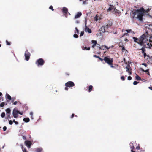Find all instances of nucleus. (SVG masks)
Masks as SVG:
<instances>
[{"label":"nucleus","mask_w":152,"mask_h":152,"mask_svg":"<svg viewBox=\"0 0 152 152\" xmlns=\"http://www.w3.org/2000/svg\"><path fill=\"white\" fill-rule=\"evenodd\" d=\"M146 12L143 7L140 8L139 10H135L134 11L132 12V17L133 18H135L140 21H142V17Z\"/></svg>","instance_id":"nucleus-1"},{"label":"nucleus","mask_w":152,"mask_h":152,"mask_svg":"<svg viewBox=\"0 0 152 152\" xmlns=\"http://www.w3.org/2000/svg\"><path fill=\"white\" fill-rule=\"evenodd\" d=\"M148 36L146 35L143 34L140 36L139 39L138 38L133 37V39L134 41L139 44L140 46H143L144 47L146 46V43H148Z\"/></svg>","instance_id":"nucleus-2"},{"label":"nucleus","mask_w":152,"mask_h":152,"mask_svg":"<svg viewBox=\"0 0 152 152\" xmlns=\"http://www.w3.org/2000/svg\"><path fill=\"white\" fill-rule=\"evenodd\" d=\"M105 62L107 63L109 65L113 64V59L111 58L109 56H105L104 58Z\"/></svg>","instance_id":"nucleus-3"},{"label":"nucleus","mask_w":152,"mask_h":152,"mask_svg":"<svg viewBox=\"0 0 152 152\" xmlns=\"http://www.w3.org/2000/svg\"><path fill=\"white\" fill-rule=\"evenodd\" d=\"M66 87L65 88V89L66 90H68V87H71L75 86V85L73 82L71 81H68L66 82L65 84Z\"/></svg>","instance_id":"nucleus-4"},{"label":"nucleus","mask_w":152,"mask_h":152,"mask_svg":"<svg viewBox=\"0 0 152 152\" xmlns=\"http://www.w3.org/2000/svg\"><path fill=\"white\" fill-rule=\"evenodd\" d=\"M45 63V61L42 58L38 59L35 62V64L37 65L38 66H43Z\"/></svg>","instance_id":"nucleus-5"},{"label":"nucleus","mask_w":152,"mask_h":152,"mask_svg":"<svg viewBox=\"0 0 152 152\" xmlns=\"http://www.w3.org/2000/svg\"><path fill=\"white\" fill-rule=\"evenodd\" d=\"M18 113L21 115L23 114V112H20L19 111L14 109L13 111V115L15 118H16L18 117Z\"/></svg>","instance_id":"nucleus-6"},{"label":"nucleus","mask_w":152,"mask_h":152,"mask_svg":"<svg viewBox=\"0 0 152 152\" xmlns=\"http://www.w3.org/2000/svg\"><path fill=\"white\" fill-rule=\"evenodd\" d=\"M113 20H108L107 23H106L105 26L106 29H107L109 28L113 24Z\"/></svg>","instance_id":"nucleus-7"},{"label":"nucleus","mask_w":152,"mask_h":152,"mask_svg":"<svg viewBox=\"0 0 152 152\" xmlns=\"http://www.w3.org/2000/svg\"><path fill=\"white\" fill-rule=\"evenodd\" d=\"M24 55L26 60L27 61H28L30 58L31 54L27 50H26V51L25 52Z\"/></svg>","instance_id":"nucleus-8"},{"label":"nucleus","mask_w":152,"mask_h":152,"mask_svg":"<svg viewBox=\"0 0 152 152\" xmlns=\"http://www.w3.org/2000/svg\"><path fill=\"white\" fill-rule=\"evenodd\" d=\"M25 144L26 146L28 148H30L32 145V142L31 141L28 140H26L25 141Z\"/></svg>","instance_id":"nucleus-9"},{"label":"nucleus","mask_w":152,"mask_h":152,"mask_svg":"<svg viewBox=\"0 0 152 152\" xmlns=\"http://www.w3.org/2000/svg\"><path fill=\"white\" fill-rule=\"evenodd\" d=\"M128 66H128H126L125 67V68L126 69V72H128L130 75H131L132 74V69L129 65Z\"/></svg>","instance_id":"nucleus-10"},{"label":"nucleus","mask_w":152,"mask_h":152,"mask_svg":"<svg viewBox=\"0 0 152 152\" xmlns=\"http://www.w3.org/2000/svg\"><path fill=\"white\" fill-rule=\"evenodd\" d=\"M6 99L7 100V102H8L11 100L12 98L10 95L6 93Z\"/></svg>","instance_id":"nucleus-11"},{"label":"nucleus","mask_w":152,"mask_h":152,"mask_svg":"<svg viewBox=\"0 0 152 152\" xmlns=\"http://www.w3.org/2000/svg\"><path fill=\"white\" fill-rule=\"evenodd\" d=\"M115 8H116L114 7V6L113 5H110L109 7L107 10V12H110L114 9L115 10Z\"/></svg>","instance_id":"nucleus-12"},{"label":"nucleus","mask_w":152,"mask_h":152,"mask_svg":"<svg viewBox=\"0 0 152 152\" xmlns=\"http://www.w3.org/2000/svg\"><path fill=\"white\" fill-rule=\"evenodd\" d=\"M106 30H107V29H106V26H103L101 28L99 31L100 33H104L106 31Z\"/></svg>","instance_id":"nucleus-13"},{"label":"nucleus","mask_w":152,"mask_h":152,"mask_svg":"<svg viewBox=\"0 0 152 152\" xmlns=\"http://www.w3.org/2000/svg\"><path fill=\"white\" fill-rule=\"evenodd\" d=\"M62 12L64 14H67L68 12V10L66 8L64 7L63 8Z\"/></svg>","instance_id":"nucleus-14"},{"label":"nucleus","mask_w":152,"mask_h":152,"mask_svg":"<svg viewBox=\"0 0 152 152\" xmlns=\"http://www.w3.org/2000/svg\"><path fill=\"white\" fill-rule=\"evenodd\" d=\"M85 31L86 32H88L89 33H91L92 32L91 30L89 28H88L86 26L85 29Z\"/></svg>","instance_id":"nucleus-15"},{"label":"nucleus","mask_w":152,"mask_h":152,"mask_svg":"<svg viewBox=\"0 0 152 152\" xmlns=\"http://www.w3.org/2000/svg\"><path fill=\"white\" fill-rule=\"evenodd\" d=\"M82 15V13L80 12H78L75 16V18L76 19L78 18L81 16Z\"/></svg>","instance_id":"nucleus-16"},{"label":"nucleus","mask_w":152,"mask_h":152,"mask_svg":"<svg viewBox=\"0 0 152 152\" xmlns=\"http://www.w3.org/2000/svg\"><path fill=\"white\" fill-rule=\"evenodd\" d=\"M105 48H106L107 49H109L106 46H102L101 47H99V49H103L104 50Z\"/></svg>","instance_id":"nucleus-17"},{"label":"nucleus","mask_w":152,"mask_h":152,"mask_svg":"<svg viewBox=\"0 0 152 152\" xmlns=\"http://www.w3.org/2000/svg\"><path fill=\"white\" fill-rule=\"evenodd\" d=\"M6 111L7 113V114H11V110L10 108H7L6 110Z\"/></svg>","instance_id":"nucleus-18"},{"label":"nucleus","mask_w":152,"mask_h":152,"mask_svg":"<svg viewBox=\"0 0 152 152\" xmlns=\"http://www.w3.org/2000/svg\"><path fill=\"white\" fill-rule=\"evenodd\" d=\"M141 70L143 72H145L148 75H150L148 69L144 70L143 69H141Z\"/></svg>","instance_id":"nucleus-19"},{"label":"nucleus","mask_w":152,"mask_h":152,"mask_svg":"<svg viewBox=\"0 0 152 152\" xmlns=\"http://www.w3.org/2000/svg\"><path fill=\"white\" fill-rule=\"evenodd\" d=\"M23 121L26 122H28L30 121V119L28 118H25L23 119Z\"/></svg>","instance_id":"nucleus-20"},{"label":"nucleus","mask_w":152,"mask_h":152,"mask_svg":"<svg viewBox=\"0 0 152 152\" xmlns=\"http://www.w3.org/2000/svg\"><path fill=\"white\" fill-rule=\"evenodd\" d=\"M82 48L83 50H89L90 49V48H87L86 47H84V46H83Z\"/></svg>","instance_id":"nucleus-21"},{"label":"nucleus","mask_w":152,"mask_h":152,"mask_svg":"<svg viewBox=\"0 0 152 152\" xmlns=\"http://www.w3.org/2000/svg\"><path fill=\"white\" fill-rule=\"evenodd\" d=\"M93 88V87L92 86H91V85L90 86H89L88 91L89 92H90L91 91H92V90Z\"/></svg>","instance_id":"nucleus-22"},{"label":"nucleus","mask_w":152,"mask_h":152,"mask_svg":"<svg viewBox=\"0 0 152 152\" xmlns=\"http://www.w3.org/2000/svg\"><path fill=\"white\" fill-rule=\"evenodd\" d=\"M92 42L94 44V45H99L100 46L99 44H97V41H96L92 40Z\"/></svg>","instance_id":"nucleus-23"},{"label":"nucleus","mask_w":152,"mask_h":152,"mask_svg":"<svg viewBox=\"0 0 152 152\" xmlns=\"http://www.w3.org/2000/svg\"><path fill=\"white\" fill-rule=\"evenodd\" d=\"M136 79L138 80H141V78L138 75H137L135 76Z\"/></svg>","instance_id":"nucleus-24"},{"label":"nucleus","mask_w":152,"mask_h":152,"mask_svg":"<svg viewBox=\"0 0 152 152\" xmlns=\"http://www.w3.org/2000/svg\"><path fill=\"white\" fill-rule=\"evenodd\" d=\"M42 149L39 148H37L36 149V151L37 152H40L42 150Z\"/></svg>","instance_id":"nucleus-25"},{"label":"nucleus","mask_w":152,"mask_h":152,"mask_svg":"<svg viewBox=\"0 0 152 152\" xmlns=\"http://www.w3.org/2000/svg\"><path fill=\"white\" fill-rule=\"evenodd\" d=\"M21 146L23 152H27L26 148H23V145H21Z\"/></svg>","instance_id":"nucleus-26"},{"label":"nucleus","mask_w":152,"mask_h":152,"mask_svg":"<svg viewBox=\"0 0 152 152\" xmlns=\"http://www.w3.org/2000/svg\"><path fill=\"white\" fill-rule=\"evenodd\" d=\"M5 113L4 112H2L1 113V117L2 118H4L5 117Z\"/></svg>","instance_id":"nucleus-27"},{"label":"nucleus","mask_w":152,"mask_h":152,"mask_svg":"<svg viewBox=\"0 0 152 152\" xmlns=\"http://www.w3.org/2000/svg\"><path fill=\"white\" fill-rule=\"evenodd\" d=\"M140 49L142 50V53L145 52V51H146L145 49L144 48H142Z\"/></svg>","instance_id":"nucleus-28"},{"label":"nucleus","mask_w":152,"mask_h":152,"mask_svg":"<svg viewBox=\"0 0 152 152\" xmlns=\"http://www.w3.org/2000/svg\"><path fill=\"white\" fill-rule=\"evenodd\" d=\"M6 43L7 45H11V42H9L8 41H7V40H6Z\"/></svg>","instance_id":"nucleus-29"},{"label":"nucleus","mask_w":152,"mask_h":152,"mask_svg":"<svg viewBox=\"0 0 152 152\" xmlns=\"http://www.w3.org/2000/svg\"><path fill=\"white\" fill-rule=\"evenodd\" d=\"M75 30H76V32H75V33H77V34H79V31L78 29L77 28V27H75Z\"/></svg>","instance_id":"nucleus-30"},{"label":"nucleus","mask_w":152,"mask_h":152,"mask_svg":"<svg viewBox=\"0 0 152 152\" xmlns=\"http://www.w3.org/2000/svg\"><path fill=\"white\" fill-rule=\"evenodd\" d=\"M5 105V103L4 102H2L0 104V106L1 107H3Z\"/></svg>","instance_id":"nucleus-31"},{"label":"nucleus","mask_w":152,"mask_h":152,"mask_svg":"<svg viewBox=\"0 0 152 152\" xmlns=\"http://www.w3.org/2000/svg\"><path fill=\"white\" fill-rule=\"evenodd\" d=\"M147 43V45L148 46V48H151V44L150 43H149V42H148V43Z\"/></svg>","instance_id":"nucleus-32"},{"label":"nucleus","mask_w":152,"mask_h":152,"mask_svg":"<svg viewBox=\"0 0 152 152\" xmlns=\"http://www.w3.org/2000/svg\"><path fill=\"white\" fill-rule=\"evenodd\" d=\"M16 99V98L15 97H13L12 98V99H11V102H12V103H13L15 100Z\"/></svg>","instance_id":"nucleus-33"},{"label":"nucleus","mask_w":152,"mask_h":152,"mask_svg":"<svg viewBox=\"0 0 152 152\" xmlns=\"http://www.w3.org/2000/svg\"><path fill=\"white\" fill-rule=\"evenodd\" d=\"M118 45L120 47H122L123 46L122 42H120L119 43Z\"/></svg>","instance_id":"nucleus-34"},{"label":"nucleus","mask_w":152,"mask_h":152,"mask_svg":"<svg viewBox=\"0 0 152 152\" xmlns=\"http://www.w3.org/2000/svg\"><path fill=\"white\" fill-rule=\"evenodd\" d=\"M49 8L50 9V10H51L52 11H54V9H53V7L52 6H50L49 7Z\"/></svg>","instance_id":"nucleus-35"},{"label":"nucleus","mask_w":152,"mask_h":152,"mask_svg":"<svg viewBox=\"0 0 152 152\" xmlns=\"http://www.w3.org/2000/svg\"><path fill=\"white\" fill-rule=\"evenodd\" d=\"M121 79L123 81H124L125 80V78L124 76H122L121 77Z\"/></svg>","instance_id":"nucleus-36"},{"label":"nucleus","mask_w":152,"mask_h":152,"mask_svg":"<svg viewBox=\"0 0 152 152\" xmlns=\"http://www.w3.org/2000/svg\"><path fill=\"white\" fill-rule=\"evenodd\" d=\"M143 53V55L144 58H145L146 56L149 57L146 54L145 52Z\"/></svg>","instance_id":"nucleus-37"},{"label":"nucleus","mask_w":152,"mask_h":152,"mask_svg":"<svg viewBox=\"0 0 152 152\" xmlns=\"http://www.w3.org/2000/svg\"><path fill=\"white\" fill-rule=\"evenodd\" d=\"M13 122L15 123L16 124H18V122L17 121H16L15 119H14L13 120Z\"/></svg>","instance_id":"nucleus-38"},{"label":"nucleus","mask_w":152,"mask_h":152,"mask_svg":"<svg viewBox=\"0 0 152 152\" xmlns=\"http://www.w3.org/2000/svg\"><path fill=\"white\" fill-rule=\"evenodd\" d=\"M84 34V31H81L80 33V36L81 37V36H82Z\"/></svg>","instance_id":"nucleus-39"},{"label":"nucleus","mask_w":152,"mask_h":152,"mask_svg":"<svg viewBox=\"0 0 152 152\" xmlns=\"http://www.w3.org/2000/svg\"><path fill=\"white\" fill-rule=\"evenodd\" d=\"M74 37L75 38H77L78 37V36L77 34H74L73 35Z\"/></svg>","instance_id":"nucleus-40"},{"label":"nucleus","mask_w":152,"mask_h":152,"mask_svg":"<svg viewBox=\"0 0 152 152\" xmlns=\"http://www.w3.org/2000/svg\"><path fill=\"white\" fill-rule=\"evenodd\" d=\"M138 83V82H137V81H134L133 83V84L134 85H137Z\"/></svg>","instance_id":"nucleus-41"},{"label":"nucleus","mask_w":152,"mask_h":152,"mask_svg":"<svg viewBox=\"0 0 152 152\" xmlns=\"http://www.w3.org/2000/svg\"><path fill=\"white\" fill-rule=\"evenodd\" d=\"M10 114H7V118H9L10 119L11 118Z\"/></svg>","instance_id":"nucleus-42"},{"label":"nucleus","mask_w":152,"mask_h":152,"mask_svg":"<svg viewBox=\"0 0 152 152\" xmlns=\"http://www.w3.org/2000/svg\"><path fill=\"white\" fill-rule=\"evenodd\" d=\"M149 42V43L151 44V47H152V41L149 40L148 41Z\"/></svg>","instance_id":"nucleus-43"},{"label":"nucleus","mask_w":152,"mask_h":152,"mask_svg":"<svg viewBox=\"0 0 152 152\" xmlns=\"http://www.w3.org/2000/svg\"><path fill=\"white\" fill-rule=\"evenodd\" d=\"M126 31L128 33H129L132 31L131 29H128L126 30Z\"/></svg>","instance_id":"nucleus-44"},{"label":"nucleus","mask_w":152,"mask_h":152,"mask_svg":"<svg viewBox=\"0 0 152 152\" xmlns=\"http://www.w3.org/2000/svg\"><path fill=\"white\" fill-rule=\"evenodd\" d=\"M30 115H31V118L33 119V118L32 117V115H33V112H31L30 113Z\"/></svg>","instance_id":"nucleus-45"},{"label":"nucleus","mask_w":152,"mask_h":152,"mask_svg":"<svg viewBox=\"0 0 152 152\" xmlns=\"http://www.w3.org/2000/svg\"><path fill=\"white\" fill-rule=\"evenodd\" d=\"M3 131H5L6 130V129H7V127H6V126H4V127H3Z\"/></svg>","instance_id":"nucleus-46"},{"label":"nucleus","mask_w":152,"mask_h":152,"mask_svg":"<svg viewBox=\"0 0 152 152\" xmlns=\"http://www.w3.org/2000/svg\"><path fill=\"white\" fill-rule=\"evenodd\" d=\"M122 48V50L123 51L124 50H125V49L124 47V46L123 45L122 47H121Z\"/></svg>","instance_id":"nucleus-47"},{"label":"nucleus","mask_w":152,"mask_h":152,"mask_svg":"<svg viewBox=\"0 0 152 152\" xmlns=\"http://www.w3.org/2000/svg\"><path fill=\"white\" fill-rule=\"evenodd\" d=\"M131 79H132V77L131 76H129L128 77V80H130Z\"/></svg>","instance_id":"nucleus-48"},{"label":"nucleus","mask_w":152,"mask_h":152,"mask_svg":"<svg viewBox=\"0 0 152 152\" xmlns=\"http://www.w3.org/2000/svg\"><path fill=\"white\" fill-rule=\"evenodd\" d=\"M9 123L10 125H12L13 123V121H12L11 120H10L9 121Z\"/></svg>","instance_id":"nucleus-49"},{"label":"nucleus","mask_w":152,"mask_h":152,"mask_svg":"<svg viewBox=\"0 0 152 152\" xmlns=\"http://www.w3.org/2000/svg\"><path fill=\"white\" fill-rule=\"evenodd\" d=\"M12 103H13V104H14V105H16L18 103V102L17 101L14 102Z\"/></svg>","instance_id":"nucleus-50"},{"label":"nucleus","mask_w":152,"mask_h":152,"mask_svg":"<svg viewBox=\"0 0 152 152\" xmlns=\"http://www.w3.org/2000/svg\"><path fill=\"white\" fill-rule=\"evenodd\" d=\"M142 65H144L145 67H147V65L145 63H143L142 64Z\"/></svg>","instance_id":"nucleus-51"},{"label":"nucleus","mask_w":152,"mask_h":152,"mask_svg":"<svg viewBox=\"0 0 152 152\" xmlns=\"http://www.w3.org/2000/svg\"><path fill=\"white\" fill-rule=\"evenodd\" d=\"M75 114H72L71 115V118H72L73 117L75 116Z\"/></svg>","instance_id":"nucleus-52"},{"label":"nucleus","mask_w":152,"mask_h":152,"mask_svg":"<svg viewBox=\"0 0 152 152\" xmlns=\"http://www.w3.org/2000/svg\"><path fill=\"white\" fill-rule=\"evenodd\" d=\"M93 57H95V58H99V56H97L96 55H93Z\"/></svg>","instance_id":"nucleus-53"},{"label":"nucleus","mask_w":152,"mask_h":152,"mask_svg":"<svg viewBox=\"0 0 152 152\" xmlns=\"http://www.w3.org/2000/svg\"><path fill=\"white\" fill-rule=\"evenodd\" d=\"M22 137H23V138L24 140H26V137L25 136H23Z\"/></svg>","instance_id":"nucleus-54"},{"label":"nucleus","mask_w":152,"mask_h":152,"mask_svg":"<svg viewBox=\"0 0 152 152\" xmlns=\"http://www.w3.org/2000/svg\"><path fill=\"white\" fill-rule=\"evenodd\" d=\"M98 58L100 60H101V61H102L103 60H104V59H103L102 58H101L100 57H99Z\"/></svg>","instance_id":"nucleus-55"},{"label":"nucleus","mask_w":152,"mask_h":152,"mask_svg":"<svg viewBox=\"0 0 152 152\" xmlns=\"http://www.w3.org/2000/svg\"><path fill=\"white\" fill-rule=\"evenodd\" d=\"M86 1H87L86 0L85 1H83V4H86Z\"/></svg>","instance_id":"nucleus-56"},{"label":"nucleus","mask_w":152,"mask_h":152,"mask_svg":"<svg viewBox=\"0 0 152 152\" xmlns=\"http://www.w3.org/2000/svg\"><path fill=\"white\" fill-rule=\"evenodd\" d=\"M136 149L137 150H139L140 149V147L139 146H137L136 147Z\"/></svg>","instance_id":"nucleus-57"},{"label":"nucleus","mask_w":152,"mask_h":152,"mask_svg":"<svg viewBox=\"0 0 152 152\" xmlns=\"http://www.w3.org/2000/svg\"><path fill=\"white\" fill-rule=\"evenodd\" d=\"M148 88L149 89H150L152 90V87H151V86L149 87Z\"/></svg>","instance_id":"nucleus-58"},{"label":"nucleus","mask_w":152,"mask_h":152,"mask_svg":"<svg viewBox=\"0 0 152 152\" xmlns=\"http://www.w3.org/2000/svg\"><path fill=\"white\" fill-rule=\"evenodd\" d=\"M113 64H112V65H110V67L112 68H114V66H113Z\"/></svg>","instance_id":"nucleus-59"},{"label":"nucleus","mask_w":152,"mask_h":152,"mask_svg":"<svg viewBox=\"0 0 152 152\" xmlns=\"http://www.w3.org/2000/svg\"><path fill=\"white\" fill-rule=\"evenodd\" d=\"M131 149H134V146H133L132 147H131Z\"/></svg>","instance_id":"nucleus-60"},{"label":"nucleus","mask_w":152,"mask_h":152,"mask_svg":"<svg viewBox=\"0 0 152 152\" xmlns=\"http://www.w3.org/2000/svg\"><path fill=\"white\" fill-rule=\"evenodd\" d=\"M96 45H94V44H93V45L92 46V48H94L95 46Z\"/></svg>","instance_id":"nucleus-61"},{"label":"nucleus","mask_w":152,"mask_h":152,"mask_svg":"<svg viewBox=\"0 0 152 152\" xmlns=\"http://www.w3.org/2000/svg\"><path fill=\"white\" fill-rule=\"evenodd\" d=\"M133 149H132L131 150V151L132 152H135V151H133Z\"/></svg>","instance_id":"nucleus-62"},{"label":"nucleus","mask_w":152,"mask_h":152,"mask_svg":"<svg viewBox=\"0 0 152 152\" xmlns=\"http://www.w3.org/2000/svg\"><path fill=\"white\" fill-rule=\"evenodd\" d=\"M66 75L67 76H69V74H68V73H66Z\"/></svg>","instance_id":"nucleus-63"},{"label":"nucleus","mask_w":152,"mask_h":152,"mask_svg":"<svg viewBox=\"0 0 152 152\" xmlns=\"http://www.w3.org/2000/svg\"><path fill=\"white\" fill-rule=\"evenodd\" d=\"M2 93L1 92H0V96L2 95Z\"/></svg>","instance_id":"nucleus-64"}]
</instances>
